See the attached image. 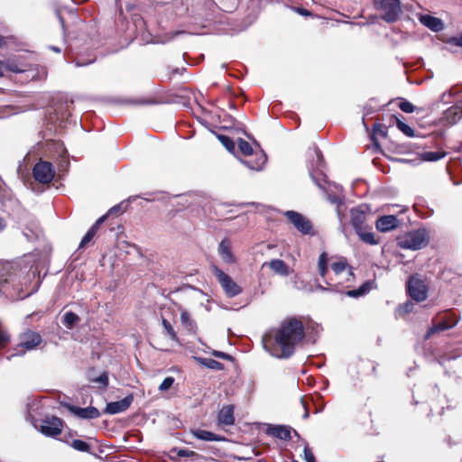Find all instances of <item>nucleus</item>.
<instances>
[{
  "mask_svg": "<svg viewBox=\"0 0 462 462\" xmlns=\"http://www.w3.org/2000/svg\"><path fill=\"white\" fill-rule=\"evenodd\" d=\"M70 447L80 452H89L90 445L81 439H73L70 443Z\"/></svg>",
  "mask_w": 462,
  "mask_h": 462,
  "instance_id": "7c9ffc66",
  "label": "nucleus"
},
{
  "mask_svg": "<svg viewBox=\"0 0 462 462\" xmlns=\"http://www.w3.org/2000/svg\"><path fill=\"white\" fill-rule=\"evenodd\" d=\"M445 155V152H426L422 154V158L428 162H436L442 159Z\"/></svg>",
  "mask_w": 462,
  "mask_h": 462,
  "instance_id": "473e14b6",
  "label": "nucleus"
},
{
  "mask_svg": "<svg viewBox=\"0 0 462 462\" xmlns=\"http://www.w3.org/2000/svg\"><path fill=\"white\" fill-rule=\"evenodd\" d=\"M238 149L245 156H251L254 154L251 144L242 138L238 139Z\"/></svg>",
  "mask_w": 462,
  "mask_h": 462,
  "instance_id": "2f4dec72",
  "label": "nucleus"
},
{
  "mask_svg": "<svg viewBox=\"0 0 462 462\" xmlns=\"http://www.w3.org/2000/svg\"><path fill=\"white\" fill-rule=\"evenodd\" d=\"M16 277L13 274H8L5 279L0 277V292L6 294L9 297H14L13 291L16 290L15 284Z\"/></svg>",
  "mask_w": 462,
  "mask_h": 462,
  "instance_id": "6ab92c4d",
  "label": "nucleus"
},
{
  "mask_svg": "<svg viewBox=\"0 0 462 462\" xmlns=\"http://www.w3.org/2000/svg\"><path fill=\"white\" fill-rule=\"evenodd\" d=\"M315 383V377H305V380H302V383H307L309 385H312Z\"/></svg>",
  "mask_w": 462,
  "mask_h": 462,
  "instance_id": "3c124183",
  "label": "nucleus"
},
{
  "mask_svg": "<svg viewBox=\"0 0 462 462\" xmlns=\"http://www.w3.org/2000/svg\"><path fill=\"white\" fill-rule=\"evenodd\" d=\"M202 364L210 369H214V370L223 369V365L216 360H213V359H204Z\"/></svg>",
  "mask_w": 462,
  "mask_h": 462,
  "instance_id": "e433bc0d",
  "label": "nucleus"
},
{
  "mask_svg": "<svg viewBox=\"0 0 462 462\" xmlns=\"http://www.w3.org/2000/svg\"><path fill=\"white\" fill-rule=\"evenodd\" d=\"M327 263H328V255L326 253H322L319 257L318 267H319V275L323 278L326 277V274L328 272Z\"/></svg>",
  "mask_w": 462,
  "mask_h": 462,
  "instance_id": "c756f323",
  "label": "nucleus"
},
{
  "mask_svg": "<svg viewBox=\"0 0 462 462\" xmlns=\"http://www.w3.org/2000/svg\"><path fill=\"white\" fill-rule=\"evenodd\" d=\"M374 3L385 22L394 23L398 20L402 13L400 0H374Z\"/></svg>",
  "mask_w": 462,
  "mask_h": 462,
  "instance_id": "20e7f679",
  "label": "nucleus"
},
{
  "mask_svg": "<svg viewBox=\"0 0 462 462\" xmlns=\"http://www.w3.org/2000/svg\"><path fill=\"white\" fill-rule=\"evenodd\" d=\"M42 341V336L38 332L28 329L20 335L19 344L14 348V353L11 356H23L26 351L35 349Z\"/></svg>",
  "mask_w": 462,
  "mask_h": 462,
  "instance_id": "39448f33",
  "label": "nucleus"
},
{
  "mask_svg": "<svg viewBox=\"0 0 462 462\" xmlns=\"http://www.w3.org/2000/svg\"><path fill=\"white\" fill-rule=\"evenodd\" d=\"M291 432H293V434H294L298 439H300V434L298 433V431H297V430H293V429H292Z\"/></svg>",
  "mask_w": 462,
  "mask_h": 462,
  "instance_id": "bf43d9fd",
  "label": "nucleus"
},
{
  "mask_svg": "<svg viewBox=\"0 0 462 462\" xmlns=\"http://www.w3.org/2000/svg\"><path fill=\"white\" fill-rule=\"evenodd\" d=\"M265 433L282 440H290L291 439L292 428L287 425H273L265 423Z\"/></svg>",
  "mask_w": 462,
  "mask_h": 462,
  "instance_id": "f8f14e48",
  "label": "nucleus"
},
{
  "mask_svg": "<svg viewBox=\"0 0 462 462\" xmlns=\"http://www.w3.org/2000/svg\"><path fill=\"white\" fill-rule=\"evenodd\" d=\"M328 199L330 203L339 206L342 203V199L336 195H328Z\"/></svg>",
  "mask_w": 462,
  "mask_h": 462,
  "instance_id": "de8ad7c7",
  "label": "nucleus"
},
{
  "mask_svg": "<svg viewBox=\"0 0 462 462\" xmlns=\"http://www.w3.org/2000/svg\"><path fill=\"white\" fill-rule=\"evenodd\" d=\"M332 271L334 272L335 278H330L329 282L326 281V283L329 286L341 285L343 283V278L348 282L354 280V274L351 268L348 266L346 259H339L338 261L331 264Z\"/></svg>",
  "mask_w": 462,
  "mask_h": 462,
  "instance_id": "423d86ee",
  "label": "nucleus"
},
{
  "mask_svg": "<svg viewBox=\"0 0 462 462\" xmlns=\"http://www.w3.org/2000/svg\"><path fill=\"white\" fill-rule=\"evenodd\" d=\"M430 241V236L425 228H420L406 233L398 238V245L403 249L420 250Z\"/></svg>",
  "mask_w": 462,
  "mask_h": 462,
  "instance_id": "f03ea898",
  "label": "nucleus"
},
{
  "mask_svg": "<svg viewBox=\"0 0 462 462\" xmlns=\"http://www.w3.org/2000/svg\"><path fill=\"white\" fill-rule=\"evenodd\" d=\"M5 226L6 225L5 220L2 217H0V232L5 229Z\"/></svg>",
  "mask_w": 462,
  "mask_h": 462,
  "instance_id": "5fc2aeb1",
  "label": "nucleus"
},
{
  "mask_svg": "<svg viewBox=\"0 0 462 462\" xmlns=\"http://www.w3.org/2000/svg\"><path fill=\"white\" fill-rule=\"evenodd\" d=\"M194 454L193 451L188 450V449H180L178 451V456L181 457H188Z\"/></svg>",
  "mask_w": 462,
  "mask_h": 462,
  "instance_id": "8fccbe9b",
  "label": "nucleus"
},
{
  "mask_svg": "<svg viewBox=\"0 0 462 462\" xmlns=\"http://www.w3.org/2000/svg\"><path fill=\"white\" fill-rule=\"evenodd\" d=\"M173 382H174L173 377H165L163 382L160 384L159 390L160 391H166V390H168L169 388L171 387Z\"/></svg>",
  "mask_w": 462,
  "mask_h": 462,
  "instance_id": "37998d69",
  "label": "nucleus"
},
{
  "mask_svg": "<svg viewBox=\"0 0 462 462\" xmlns=\"http://www.w3.org/2000/svg\"><path fill=\"white\" fill-rule=\"evenodd\" d=\"M420 21L423 25L434 32H439L443 29L442 21L430 14L420 16Z\"/></svg>",
  "mask_w": 462,
  "mask_h": 462,
  "instance_id": "5701e85b",
  "label": "nucleus"
},
{
  "mask_svg": "<svg viewBox=\"0 0 462 462\" xmlns=\"http://www.w3.org/2000/svg\"><path fill=\"white\" fill-rule=\"evenodd\" d=\"M304 328L301 321L291 319L284 321L279 328L266 333L263 338L264 348L273 356L288 358L295 346L303 339Z\"/></svg>",
  "mask_w": 462,
  "mask_h": 462,
  "instance_id": "f257e3e1",
  "label": "nucleus"
},
{
  "mask_svg": "<svg viewBox=\"0 0 462 462\" xmlns=\"http://www.w3.org/2000/svg\"><path fill=\"white\" fill-rule=\"evenodd\" d=\"M67 410L76 418L80 420H94L100 417V411L93 406L81 408L73 404H66Z\"/></svg>",
  "mask_w": 462,
  "mask_h": 462,
  "instance_id": "9b49d317",
  "label": "nucleus"
},
{
  "mask_svg": "<svg viewBox=\"0 0 462 462\" xmlns=\"http://www.w3.org/2000/svg\"><path fill=\"white\" fill-rule=\"evenodd\" d=\"M194 437L198 439L205 441H226V438L221 435L215 434L211 431L205 430H197L193 432Z\"/></svg>",
  "mask_w": 462,
  "mask_h": 462,
  "instance_id": "b1692460",
  "label": "nucleus"
},
{
  "mask_svg": "<svg viewBox=\"0 0 462 462\" xmlns=\"http://www.w3.org/2000/svg\"><path fill=\"white\" fill-rule=\"evenodd\" d=\"M212 271L226 296L232 298L242 292V288L226 273L213 265Z\"/></svg>",
  "mask_w": 462,
  "mask_h": 462,
  "instance_id": "6e6552de",
  "label": "nucleus"
},
{
  "mask_svg": "<svg viewBox=\"0 0 462 462\" xmlns=\"http://www.w3.org/2000/svg\"><path fill=\"white\" fill-rule=\"evenodd\" d=\"M375 226L380 232H389L398 226V219L393 215L383 216L377 219Z\"/></svg>",
  "mask_w": 462,
  "mask_h": 462,
  "instance_id": "dca6fc26",
  "label": "nucleus"
},
{
  "mask_svg": "<svg viewBox=\"0 0 462 462\" xmlns=\"http://www.w3.org/2000/svg\"><path fill=\"white\" fill-rule=\"evenodd\" d=\"M106 217H107V214L102 216L101 217H99L95 222V224L88 229V231L86 233V235L84 236V237L82 238V240H81V242L79 244V248L86 247L91 242V240L93 239V237L97 234V232L98 230V228L100 227V226L106 219Z\"/></svg>",
  "mask_w": 462,
  "mask_h": 462,
  "instance_id": "aec40b11",
  "label": "nucleus"
},
{
  "mask_svg": "<svg viewBox=\"0 0 462 462\" xmlns=\"http://www.w3.org/2000/svg\"><path fill=\"white\" fill-rule=\"evenodd\" d=\"M399 107L405 113H412L415 110V106L409 101H402Z\"/></svg>",
  "mask_w": 462,
  "mask_h": 462,
  "instance_id": "ea45409f",
  "label": "nucleus"
},
{
  "mask_svg": "<svg viewBox=\"0 0 462 462\" xmlns=\"http://www.w3.org/2000/svg\"><path fill=\"white\" fill-rule=\"evenodd\" d=\"M94 61V59L92 60H89L88 62H82L80 61L79 60H76L75 63L78 67H80V66H85L87 64H89V63H92Z\"/></svg>",
  "mask_w": 462,
  "mask_h": 462,
  "instance_id": "603ef678",
  "label": "nucleus"
},
{
  "mask_svg": "<svg viewBox=\"0 0 462 462\" xmlns=\"http://www.w3.org/2000/svg\"><path fill=\"white\" fill-rule=\"evenodd\" d=\"M180 322L181 325L189 332H194L196 329V324L191 319L189 313L182 310L180 312Z\"/></svg>",
  "mask_w": 462,
  "mask_h": 462,
  "instance_id": "a878e982",
  "label": "nucleus"
},
{
  "mask_svg": "<svg viewBox=\"0 0 462 462\" xmlns=\"http://www.w3.org/2000/svg\"><path fill=\"white\" fill-rule=\"evenodd\" d=\"M407 290L411 298L418 302L424 301L428 297V285L418 274L409 278Z\"/></svg>",
  "mask_w": 462,
  "mask_h": 462,
  "instance_id": "0eeeda50",
  "label": "nucleus"
},
{
  "mask_svg": "<svg viewBox=\"0 0 462 462\" xmlns=\"http://www.w3.org/2000/svg\"><path fill=\"white\" fill-rule=\"evenodd\" d=\"M10 341V336L7 332L0 328V349L5 347Z\"/></svg>",
  "mask_w": 462,
  "mask_h": 462,
  "instance_id": "79ce46f5",
  "label": "nucleus"
},
{
  "mask_svg": "<svg viewBox=\"0 0 462 462\" xmlns=\"http://www.w3.org/2000/svg\"><path fill=\"white\" fill-rule=\"evenodd\" d=\"M351 224L356 231L365 226V213L358 208H352L350 211Z\"/></svg>",
  "mask_w": 462,
  "mask_h": 462,
  "instance_id": "412c9836",
  "label": "nucleus"
},
{
  "mask_svg": "<svg viewBox=\"0 0 462 462\" xmlns=\"http://www.w3.org/2000/svg\"><path fill=\"white\" fill-rule=\"evenodd\" d=\"M32 422L36 430L49 438H56L62 431L63 422L55 416L46 417L41 420L32 418Z\"/></svg>",
  "mask_w": 462,
  "mask_h": 462,
  "instance_id": "7ed1b4c3",
  "label": "nucleus"
},
{
  "mask_svg": "<svg viewBox=\"0 0 462 462\" xmlns=\"http://www.w3.org/2000/svg\"><path fill=\"white\" fill-rule=\"evenodd\" d=\"M218 139L229 152H233L235 150V143L228 136L219 135Z\"/></svg>",
  "mask_w": 462,
  "mask_h": 462,
  "instance_id": "c9c22d12",
  "label": "nucleus"
},
{
  "mask_svg": "<svg viewBox=\"0 0 462 462\" xmlns=\"http://www.w3.org/2000/svg\"><path fill=\"white\" fill-rule=\"evenodd\" d=\"M162 323L163 328L165 329L167 335L171 337V339L177 340V335H176L172 326L171 325V323L165 319H162Z\"/></svg>",
  "mask_w": 462,
  "mask_h": 462,
  "instance_id": "f704fd0d",
  "label": "nucleus"
},
{
  "mask_svg": "<svg viewBox=\"0 0 462 462\" xmlns=\"http://www.w3.org/2000/svg\"><path fill=\"white\" fill-rule=\"evenodd\" d=\"M217 252L224 263L228 264L236 263V257L233 254L232 245L229 239L225 238L219 243Z\"/></svg>",
  "mask_w": 462,
  "mask_h": 462,
  "instance_id": "2eb2a0df",
  "label": "nucleus"
},
{
  "mask_svg": "<svg viewBox=\"0 0 462 462\" xmlns=\"http://www.w3.org/2000/svg\"><path fill=\"white\" fill-rule=\"evenodd\" d=\"M457 44L462 46V36L458 39Z\"/></svg>",
  "mask_w": 462,
  "mask_h": 462,
  "instance_id": "69168bd1",
  "label": "nucleus"
},
{
  "mask_svg": "<svg viewBox=\"0 0 462 462\" xmlns=\"http://www.w3.org/2000/svg\"><path fill=\"white\" fill-rule=\"evenodd\" d=\"M252 159L241 160V162L251 170L260 171L266 162V156L263 152L254 153Z\"/></svg>",
  "mask_w": 462,
  "mask_h": 462,
  "instance_id": "a211bd4d",
  "label": "nucleus"
},
{
  "mask_svg": "<svg viewBox=\"0 0 462 462\" xmlns=\"http://www.w3.org/2000/svg\"><path fill=\"white\" fill-rule=\"evenodd\" d=\"M462 118V105L449 107L445 113V119L448 124L454 125Z\"/></svg>",
  "mask_w": 462,
  "mask_h": 462,
  "instance_id": "393cba45",
  "label": "nucleus"
},
{
  "mask_svg": "<svg viewBox=\"0 0 462 462\" xmlns=\"http://www.w3.org/2000/svg\"><path fill=\"white\" fill-rule=\"evenodd\" d=\"M373 137L374 138V135H381V136H385L386 135V132H385V129L383 127V125L381 124H376L374 125V128H373Z\"/></svg>",
  "mask_w": 462,
  "mask_h": 462,
  "instance_id": "c03bdc74",
  "label": "nucleus"
},
{
  "mask_svg": "<svg viewBox=\"0 0 462 462\" xmlns=\"http://www.w3.org/2000/svg\"><path fill=\"white\" fill-rule=\"evenodd\" d=\"M32 174L37 181L42 184H47L53 180L54 170L51 163L40 162L33 167Z\"/></svg>",
  "mask_w": 462,
  "mask_h": 462,
  "instance_id": "9d476101",
  "label": "nucleus"
},
{
  "mask_svg": "<svg viewBox=\"0 0 462 462\" xmlns=\"http://www.w3.org/2000/svg\"><path fill=\"white\" fill-rule=\"evenodd\" d=\"M285 216L290 220V222L294 226V227L300 232L302 235H313V226L306 217L303 215L289 210L285 212Z\"/></svg>",
  "mask_w": 462,
  "mask_h": 462,
  "instance_id": "1a4fd4ad",
  "label": "nucleus"
},
{
  "mask_svg": "<svg viewBox=\"0 0 462 462\" xmlns=\"http://www.w3.org/2000/svg\"><path fill=\"white\" fill-rule=\"evenodd\" d=\"M309 417V411L306 410L305 413L303 414V418L307 419Z\"/></svg>",
  "mask_w": 462,
  "mask_h": 462,
  "instance_id": "0e129e2a",
  "label": "nucleus"
},
{
  "mask_svg": "<svg viewBox=\"0 0 462 462\" xmlns=\"http://www.w3.org/2000/svg\"><path fill=\"white\" fill-rule=\"evenodd\" d=\"M135 199V197H130L126 202H122L118 205L112 207L107 214H113L117 212H124L127 209L128 203Z\"/></svg>",
  "mask_w": 462,
  "mask_h": 462,
  "instance_id": "72a5a7b5",
  "label": "nucleus"
},
{
  "mask_svg": "<svg viewBox=\"0 0 462 462\" xmlns=\"http://www.w3.org/2000/svg\"><path fill=\"white\" fill-rule=\"evenodd\" d=\"M134 401L133 395H127L120 401L108 402L104 410L106 414H117L126 411Z\"/></svg>",
  "mask_w": 462,
  "mask_h": 462,
  "instance_id": "4468645a",
  "label": "nucleus"
},
{
  "mask_svg": "<svg viewBox=\"0 0 462 462\" xmlns=\"http://www.w3.org/2000/svg\"><path fill=\"white\" fill-rule=\"evenodd\" d=\"M51 49L52 51H54L55 52H60V50L59 48L54 47V46H53V47H51Z\"/></svg>",
  "mask_w": 462,
  "mask_h": 462,
  "instance_id": "052dcab7",
  "label": "nucleus"
},
{
  "mask_svg": "<svg viewBox=\"0 0 462 462\" xmlns=\"http://www.w3.org/2000/svg\"><path fill=\"white\" fill-rule=\"evenodd\" d=\"M32 292H33V291H29V292H25L23 295H20V294H19V295H18V298H20V299H23V298H25V297H27V296H29V295H31Z\"/></svg>",
  "mask_w": 462,
  "mask_h": 462,
  "instance_id": "6e6d98bb",
  "label": "nucleus"
},
{
  "mask_svg": "<svg viewBox=\"0 0 462 462\" xmlns=\"http://www.w3.org/2000/svg\"><path fill=\"white\" fill-rule=\"evenodd\" d=\"M360 239L368 244V245H375L377 242L374 239V236L372 232L366 230V226L356 231Z\"/></svg>",
  "mask_w": 462,
  "mask_h": 462,
  "instance_id": "bb28decb",
  "label": "nucleus"
},
{
  "mask_svg": "<svg viewBox=\"0 0 462 462\" xmlns=\"http://www.w3.org/2000/svg\"><path fill=\"white\" fill-rule=\"evenodd\" d=\"M5 43L4 37L0 35V46H2Z\"/></svg>",
  "mask_w": 462,
  "mask_h": 462,
  "instance_id": "680f3d73",
  "label": "nucleus"
},
{
  "mask_svg": "<svg viewBox=\"0 0 462 462\" xmlns=\"http://www.w3.org/2000/svg\"><path fill=\"white\" fill-rule=\"evenodd\" d=\"M315 153H316V156L318 158V161L321 162L322 161V154H321L320 151H319L318 149H315Z\"/></svg>",
  "mask_w": 462,
  "mask_h": 462,
  "instance_id": "864d4df0",
  "label": "nucleus"
},
{
  "mask_svg": "<svg viewBox=\"0 0 462 462\" xmlns=\"http://www.w3.org/2000/svg\"><path fill=\"white\" fill-rule=\"evenodd\" d=\"M109 377H94L90 383H97L99 387L105 388L108 384Z\"/></svg>",
  "mask_w": 462,
  "mask_h": 462,
  "instance_id": "a18cd8bd",
  "label": "nucleus"
},
{
  "mask_svg": "<svg viewBox=\"0 0 462 462\" xmlns=\"http://www.w3.org/2000/svg\"><path fill=\"white\" fill-rule=\"evenodd\" d=\"M235 407L232 404L224 405L217 414V422L220 425L231 426L235 423Z\"/></svg>",
  "mask_w": 462,
  "mask_h": 462,
  "instance_id": "f3484780",
  "label": "nucleus"
},
{
  "mask_svg": "<svg viewBox=\"0 0 462 462\" xmlns=\"http://www.w3.org/2000/svg\"><path fill=\"white\" fill-rule=\"evenodd\" d=\"M458 322V319L457 317L447 314L441 320L435 323L427 332L425 335V338H429L432 334L436 332L444 331L449 328H454Z\"/></svg>",
  "mask_w": 462,
  "mask_h": 462,
  "instance_id": "ddd939ff",
  "label": "nucleus"
},
{
  "mask_svg": "<svg viewBox=\"0 0 462 462\" xmlns=\"http://www.w3.org/2000/svg\"><path fill=\"white\" fill-rule=\"evenodd\" d=\"M303 453H304V460L306 462H316L315 457H314L313 453L311 452V450L310 449L307 442H305Z\"/></svg>",
  "mask_w": 462,
  "mask_h": 462,
  "instance_id": "a19ab883",
  "label": "nucleus"
},
{
  "mask_svg": "<svg viewBox=\"0 0 462 462\" xmlns=\"http://www.w3.org/2000/svg\"><path fill=\"white\" fill-rule=\"evenodd\" d=\"M265 265H268L273 272L281 276H288L290 274L289 267L282 260L273 259L269 263H264L263 267Z\"/></svg>",
  "mask_w": 462,
  "mask_h": 462,
  "instance_id": "4be33fe9",
  "label": "nucleus"
},
{
  "mask_svg": "<svg viewBox=\"0 0 462 462\" xmlns=\"http://www.w3.org/2000/svg\"><path fill=\"white\" fill-rule=\"evenodd\" d=\"M318 288H319V290H321V291H327V290H328V288H325V287H323L322 285H319V286H318Z\"/></svg>",
  "mask_w": 462,
  "mask_h": 462,
  "instance_id": "e2e57ef3",
  "label": "nucleus"
},
{
  "mask_svg": "<svg viewBox=\"0 0 462 462\" xmlns=\"http://www.w3.org/2000/svg\"><path fill=\"white\" fill-rule=\"evenodd\" d=\"M446 95H449V96H451V95H452V91H451V90H449L448 92L443 93V95H442V99H444V98H445Z\"/></svg>",
  "mask_w": 462,
  "mask_h": 462,
  "instance_id": "13d9d810",
  "label": "nucleus"
},
{
  "mask_svg": "<svg viewBox=\"0 0 462 462\" xmlns=\"http://www.w3.org/2000/svg\"><path fill=\"white\" fill-rule=\"evenodd\" d=\"M4 66L5 67L6 69L12 71V72H15V73H20V72H23V69H20L17 65V63L14 60H6L5 62H4Z\"/></svg>",
  "mask_w": 462,
  "mask_h": 462,
  "instance_id": "4c0bfd02",
  "label": "nucleus"
},
{
  "mask_svg": "<svg viewBox=\"0 0 462 462\" xmlns=\"http://www.w3.org/2000/svg\"><path fill=\"white\" fill-rule=\"evenodd\" d=\"M213 356L216 357H218V358H222V359L232 360L231 356H229L228 354H226L224 352H220V351H214Z\"/></svg>",
  "mask_w": 462,
  "mask_h": 462,
  "instance_id": "09e8293b",
  "label": "nucleus"
},
{
  "mask_svg": "<svg viewBox=\"0 0 462 462\" xmlns=\"http://www.w3.org/2000/svg\"><path fill=\"white\" fill-rule=\"evenodd\" d=\"M79 320V318L74 312H67L63 317V324L67 328H72L74 325Z\"/></svg>",
  "mask_w": 462,
  "mask_h": 462,
  "instance_id": "c85d7f7f",
  "label": "nucleus"
},
{
  "mask_svg": "<svg viewBox=\"0 0 462 462\" xmlns=\"http://www.w3.org/2000/svg\"><path fill=\"white\" fill-rule=\"evenodd\" d=\"M397 125H398V128L403 133L405 134L407 136H413L414 135V131L412 130L411 127H410L408 125L401 122V121H398L397 122Z\"/></svg>",
  "mask_w": 462,
  "mask_h": 462,
  "instance_id": "58836bf2",
  "label": "nucleus"
},
{
  "mask_svg": "<svg viewBox=\"0 0 462 462\" xmlns=\"http://www.w3.org/2000/svg\"><path fill=\"white\" fill-rule=\"evenodd\" d=\"M412 309H413V303L411 301H407L402 307H400L399 310L403 313H409L412 310Z\"/></svg>",
  "mask_w": 462,
  "mask_h": 462,
  "instance_id": "49530a36",
  "label": "nucleus"
},
{
  "mask_svg": "<svg viewBox=\"0 0 462 462\" xmlns=\"http://www.w3.org/2000/svg\"><path fill=\"white\" fill-rule=\"evenodd\" d=\"M370 289H371L370 283L365 282L357 290H349V291H346V295H347L348 297L357 298V297L363 296L365 293H367L370 291Z\"/></svg>",
  "mask_w": 462,
  "mask_h": 462,
  "instance_id": "cd10ccee",
  "label": "nucleus"
},
{
  "mask_svg": "<svg viewBox=\"0 0 462 462\" xmlns=\"http://www.w3.org/2000/svg\"><path fill=\"white\" fill-rule=\"evenodd\" d=\"M293 462H298V461H293Z\"/></svg>",
  "mask_w": 462,
  "mask_h": 462,
  "instance_id": "338daca9",
  "label": "nucleus"
},
{
  "mask_svg": "<svg viewBox=\"0 0 462 462\" xmlns=\"http://www.w3.org/2000/svg\"><path fill=\"white\" fill-rule=\"evenodd\" d=\"M4 62L0 60V76H3Z\"/></svg>",
  "mask_w": 462,
  "mask_h": 462,
  "instance_id": "4d7b16f0",
  "label": "nucleus"
}]
</instances>
